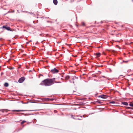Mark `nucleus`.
Here are the masks:
<instances>
[{
	"label": "nucleus",
	"instance_id": "423d86ee",
	"mask_svg": "<svg viewBox=\"0 0 133 133\" xmlns=\"http://www.w3.org/2000/svg\"><path fill=\"white\" fill-rule=\"evenodd\" d=\"M53 3L55 5H56L57 3V0H54Z\"/></svg>",
	"mask_w": 133,
	"mask_h": 133
},
{
	"label": "nucleus",
	"instance_id": "39448f33",
	"mask_svg": "<svg viewBox=\"0 0 133 133\" xmlns=\"http://www.w3.org/2000/svg\"><path fill=\"white\" fill-rule=\"evenodd\" d=\"M99 97L103 98H106L108 96L106 95H101Z\"/></svg>",
	"mask_w": 133,
	"mask_h": 133
},
{
	"label": "nucleus",
	"instance_id": "4468645a",
	"mask_svg": "<svg viewBox=\"0 0 133 133\" xmlns=\"http://www.w3.org/2000/svg\"><path fill=\"white\" fill-rule=\"evenodd\" d=\"M18 111H18H20L21 110H13L14 111Z\"/></svg>",
	"mask_w": 133,
	"mask_h": 133
},
{
	"label": "nucleus",
	"instance_id": "0eeeda50",
	"mask_svg": "<svg viewBox=\"0 0 133 133\" xmlns=\"http://www.w3.org/2000/svg\"><path fill=\"white\" fill-rule=\"evenodd\" d=\"M96 55V57H99L101 55L100 53H97Z\"/></svg>",
	"mask_w": 133,
	"mask_h": 133
},
{
	"label": "nucleus",
	"instance_id": "6e6552de",
	"mask_svg": "<svg viewBox=\"0 0 133 133\" xmlns=\"http://www.w3.org/2000/svg\"><path fill=\"white\" fill-rule=\"evenodd\" d=\"M4 85L5 87H8L9 86V84L7 83H5L4 84Z\"/></svg>",
	"mask_w": 133,
	"mask_h": 133
},
{
	"label": "nucleus",
	"instance_id": "2eb2a0df",
	"mask_svg": "<svg viewBox=\"0 0 133 133\" xmlns=\"http://www.w3.org/2000/svg\"><path fill=\"white\" fill-rule=\"evenodd\" d=\"M29 43V42H26V44H28Z\"/></svg>",
	"mask_w": 133,
	"mask_h": 133
},
{
	"label": "nucleus",
	"instance_id": "f8f14e48",
	"mask_svg": "<svg viewBox=\"0 0 133 133\" xmlns=\"http://www.w3.org/2000/svg\"><path fill=\"white\" fill-rule=\"evenodd\" d=\"M26 122V121H23L21 123V124H23V123H25V122Z\"/></svg>",
	"mask_w": 133,
	"mask_h": 133
},
{
	"label": "nucleus",
	"instance_id": "f03ea898",
	"mask_svg": "<svg viewBox=\"0 0 133 133\" xmlns=\"http://www.w3.org/2000/svg\"><path fill=\"white\" fill-rule=\"evenodd\" d=\"M25 79V78L24 77H22L19 79L18 82L19 83H21L23 82Z\"/></svg>",
	"mask_w": 133,
	"mask_h": 133
},
{
	"label": "nucleus",
	"instance_id": "ddd939ff",
	"mask_svg": "<svg viewBox=\"0 0 133 133\" xmlns=\"http://www.w3.org/2000/svg\"><path fill=\"white\" fill-rule=\"evenodd\" d=\"M5 110H0V111H1L2 112H4V111H5Z\"/></svg>",
	"mask_w": 133,
	"mask_h": 133
},
{
	"label": "nucleus",
	"instance_id": "1a4fd4ad",
	"mask_svg": "<svg viewBox=\"0 0 133 133\" xmlns=\"http://www.w3.org/2000/svg\"><path fill=\"white\" fill-rule=\"evenodd\" d=\"M122 103L124 105H128V104L127 102H124Z\"/></svg>",
	"mask_w": 133,
	"mask_h": 133
},
{
	"label": "nucleus",
	"instance_id": "7ed1b4c3",
	"mask_svg": "<svg viewBox=\"0 0 133 133\" xmlns=\"http://www.w3.org/2000/svg\"><path fill=\"white\" fill-rule=\"evenodd\" d=\"M51 72L53 73H55L58 72V70L55 68L54 69H52L51 70Z\"/></svg>",
	"mask_w": 133,
	"mask_h": 133
},
{
	"label": "nucleus",
	"instance_id": "9b49d317",
	"mask_svg": "<svg viewBox=\"0 0 133 133\" xmlns=\"http://www.w3.org/2000/svg\"><path fill=\"white\" fill-rule=\"evenodd\" d=\"M129 105L131 107H133V103H130L129 104Z\"/></svg>",
	"mask_w": 133,
	"mask_h": 133
},
{
	"label": "nucleus",
	"instance_id": "9d476101",
	"mask_svg": "<svg viewBox=\"0 0 133 133\" xmlns=\"http://www.w3.org/2000/svg\"><path fill=\"white\" fill-rule=\"evenodd\" d=\"M110 103H112V104H114L115 103V101H112L110 102Z\"/></svg>",
	"mask_w": 133,
	"mask_h": 133
},
{
	"label": "nucleus",
	"instance_id": "20e7f679",
	"mask_svg": "<svg viewBox=\"0 0 133 133\" xmlns=\"http://www.w3.org/2000/svg\"><path fill=\"white\" fill-rule=\"evenodd\" d=\"M2 28H4L6 30H10L11 31V30L10 29V27L8 26H3L2 27Z\"/></svg>",
	"mask_w": 133,
	"mask_h": 133
},
{
	"label": "nucleus",
	"instance_id": "f3484780",
	"mask_svg": "<svg viewBox=\"0 0 133 133\" xmlns=\"http://www.w3.org/2000/svg\"><path fill=\"white\" fill-rule=\"evenodd\" d=\"M71 117H72L73 116L72 115H71Z\"/></svg>",
	"mask_w": 133,
	"mask_h": 133
},
{
	"label": "nucleus",
	"instance_id": "dca6fc26",
	"mask_svg": "<svg viewBox=\"0 0 133 133\" xmlns=\"http://www.w3.org/2000/svg\"><path fill=\"white\" fill-rule=\"evenodd\" d=\"M125 62H127V61H125Z\"/></svg>",
	"mask_w": 133,
	"mask_h": 133
},
{
	"label": "nucleus",
	"instance_id": "f257e3e1",
	"mask_svg": "<svg viewBox=\"0 0 133 133\" xmlns=\"http://www.w3.org/2000/svg\"><path fill=\"white\" fill-rule=\"evenodd\" d=\"M55 78L52 79H47L42 81L41 83L42 85H44L45 86H50L54 83V81Z\"/></svg>",
	"mask_w": 133,
	"mask_h": 133
}]
</instances>
